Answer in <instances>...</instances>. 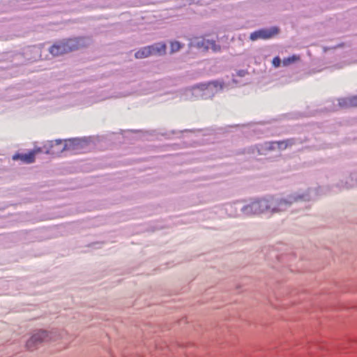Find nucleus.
<instances>
[{
	"mask_svg": "<svg viewBox=\"0 0 357 357\" xmlns=\"http://www.w3.org/2000/svg\"><path fill=\"white\" fill-rule=\"evenodd\" d=\"M298 200L296 197H289V199L275 200L273 199H262L252 202L243 208V213L246 215L260 214L266 211L272 213L284 211L291 204Z\"/></svg>",
	"mask_w": 357,
	"mask_h": 357,
	"instance_id": "obj_1",
	"label": "nucleus"
},
{
	"mask_svg": "<svg viewBox=\"0 0 357 357\" xmlns=\"http://www.w3.org/2000/svg\"><path fill=\"white\" fill-rule=\"evenodd\" d=\"M85 46H86V43L84 38L63 39L54 43L50 47L49 52L54 56H58L78 50Z\"/></svg>",
	"mask_w": 357,
	"mask_h": 357,
	"instance_id": "obj_2",
	"label": "nucleus"
},
{
	"mask_svg": "<svg viewBox=\"0 0 357 357\" xmlns=\"http://www.w3.org/2000/svg\"><path fill=\"white\" fill-rule=\"evenodd\" d=\"M45 153L54 156H59L66 151L64 140L56 139L47 142L44 146Z\"/></svg>",
	"mask_w": 357,
	"mask_h": 357,
	"instance_id": "obj_3",
	"label": "nucleus"
},
{
	"mask_svg": "<svg viewBox=\"0 0 357 357\" xmlns=\"http://www.w3.org/2000/svg\"><path fill=\"white\" fill-rule=\"evenodd\" d=\"M279 33V29L276 26H273L270 29H261L255 31L250 33V39L252 41L257 40L259 39L268 40Z\"/></svg>",
	"mask_w": 357,
	"mask_h": 357,
	"instance_id": "obj_4",
	"label": "nucleus"
},
{
	"mask_svg": "<svg viewBox=\"0 0 357 357\" xmlns=\"http://www.w3.org/2000/svg\"><path fill=\"white\" fill-rule=\"evenodd\" d=\"M48 333L46 331H38L34 333L26 342L29 349H33L38 344L47 340Z\"/></svg>",
	"mask_w": 357,
	"mask_h": 357,
	"instance_id": "obj_5",
	"label": "nucleus"
},
{
	"mask_svg": "<svg viewBox=\"0 0 357 357\" xmlns=\"http://www.w3.org/2000/svg\"><path fill=\"white\" fill-rule=\"evenodd\" d=\"M39 152H40V149H34L28 153H17L13 156V160H20L24 163L30 164L35 161V155Z\"/></svg>",
	"mask_w": 357,
	"mask_h": 357,
	"instance_id": "obj_6",
	"label": "nucleus"
},
{
	"mask_svg": "<svg viewBox=\"0 0 357 357\" xmlns=\"http://www.w3.org/2000/svg\"><path fill=\"white\" fill-rule=\"evenodd\" d=\"M66 151L77 153L82 148V142L78 139H64Z\"/></svg>",
	"mask_w": 357,
	"mask_h": 357,
	"instance_id": "obj_7",
	"label": "nucleus"
},
{
	"mask_svg": "<svg viewBox=\"0 0 357 357\" xmlns=\"http://www.w3.org/2000/svg\"><path fill=\"white\" fill-rule=\"evenodd\" d=\"M339 105L345 109L357 107V96L347 97L339 100Z\"/></svg>",
	"mask_w": 357,
	"mask_h": 357,
	"instance_id": "obj_8",
	"label": "nucleus"
},
{
	"mask_svg": "<svg viewBox=\"0 0 357 357\" xmlns=\"http://www.w3.org/2000/svg\"><path fill=\"white\" fill-rule=\"evenodd\" d=\"M151 47V55H162L166 53L167 46L165 43H158L149 45Z\"/></svg>",
	"mask_w": 357,
	"mask_h": 357,
	"instance_id": "obj_9",
	"label": "nucleus"
},
{
	"mask_svg": "<svg viewBox=\"0 0 357 357\" xmlns=\"http://www.w3.org/2000/svg\"><path fill=\"white\" fill-rule=\"evenodd\" d=\"M151 52L150 46H146L137 51L135 57L136 59H144L151 56Z\"/></svg>",
	"mask_w": 357,
	"mask_h": 357,
	"instance_id": "obj_10",
	"label": "nucleus"
},
{
	"mask_svg": "<svg viewBox=\"0 0 357 357\" xmlns=\"http://www.w3.org/2000/svg\"><path fill=\"white\" fill-rule=\"evenodd\" d=\"M209 41L210 40H207L205 38H198L196 39L193 43V45L196 46L198 48L203 49L204 50H210L209 46Z\"/></svg>",
	"mask_w": 357,
	"mask_h": 357,
	"instance_id": "obj_11",
	"label": "nucleus"
},
{
	"mask_svg": "<svg viewBox=\"0 0 357 357\" xmlns=\"http://www.w3.org/2000/svg\"><path fill=\"white\" fill-rule=\"evenodd\" d=\"M273 144H277L278 148L280 150H284L288 146H291L294 144L293 139H286L283 141H279L276 142H273Z\"/></svg>",
	"mask_w": 357,
	"mask_h": 357,
	"instance_id": "obj_12",
	"label": "nucleus"
},
{
	"mask_svg": "<svg viewBox=\"0 0 357 357\" xmlns=\"http://www.w3.org/2000/svg\"><path fill=\"white\" fill-rule=\"evenodd\" d=\"M183 47V45L181 44L178 41H172L170 43V52L171 53H174L178 51H179L182 47Z\"/></svg>",
	"mask_w": 357,
	"mask_h": 357,
	"instance_id": "obj_13",
	"label": "nucleus"
},
{
	"mask_svg": "<svg viewBox=\"0 0 357 357\" xmlns=\"http://www.w3.org/2000/svg\"><path fill=\"white\" fill-rule=\"evenodd\" d=\"M299 60V56H296V55H293L291 56H289L288 58H284L283 60H282V64L283 66H289L290 65L291 63L296 61Z\"/></svg>",
	"mask_w": 357,
	"mask_h": 357,
	"instance_id": "obj_14",
	"label": "nucleus"
},
{
	"mask_svg": "<svg viewBox=\"0 0 357 357\" xmlns=\"http://www.w3.org/2000/svg\"><path fill=\"white\" fill-rule=\"evenodd\" d=\"M210 49L212 50L213 52H218L221 50V47L220 45L216 44L215 41L210 40L209 41Z\"/></svg>",
	"mask_w": 357,
	"mask_h": 357,
	"instance_id": "obj_15",
	"label": "nucleus"
},
{
	"mask_svg": "<svg viewBox=\"0 0 357 357\" xmlns=\"http://www.w3.org/2000/svg\"><path fill=\"white\" fill-rule=\"evenodd\" d=\"M281 60L279 56H275L273 58L272 61V64L275 67L278 68L280 66Z\"/></svg>",
	"mask_w": 357,
	"mask_h": 357,
	"instance_id": "obj_16",
	"label": "nucleus"
}]
</instances>
